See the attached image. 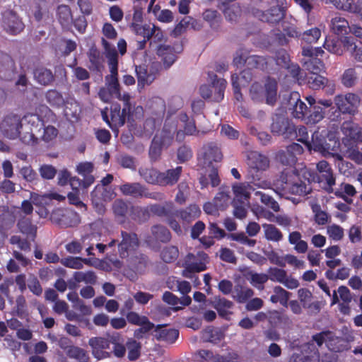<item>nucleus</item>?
I'll use <instances>...</instances> for the list:
<instances>
[{
  "mask_svg": "<svg viewBox=\"0 0 362 362\" xmlns=\"http://www.w3.org/2000/svg\"><path fill=\"white\" fill-rule=\"evenodd\" d=\"M130 97L128 94H124L123 100L124 102V107L121 110V106L118 103H113L110 106V117L108 115V109L105 107L101 111V115L103 120L108 124L112 130L118 135V128L125 123L127 115L129 113L131 105L129 103Z\"/></svg>",
  "mask_w": 362,
  "mask_h": 362,
  "instance_id": "nucleus-1",
  "label": "nucleus"
},
{
  "mask_svg": "<svg viewBox=\"0 0 362 362\" xmlns=\"http://www.w3.org/2000/svg\"><path fill=\"white\" fill-rule=\"evenodd\" d=\"M310 107L300 98L296 101V119H300L306 124H315L322 120L327 112H321L320 105H316V100L312 96L305 97Z\"/></svg>",
  "mask_w": 362,
  "mask_h": 362,
  "instance_id": "nucleus-2",
  "label": "nucleus"
},
{
  "mask_svg": "<svg viewBox=\"0 0 362 362\" xmlns=\"http://www.w3.org/2000/svg\"><path fill=\"white\" fill-rule=\"evenodd\" d=\"M334 102L337 108L329 116V119L333 121L337 119L341 114L354 115L358 112L361 99L358 95L349 93L345 95H338L335 96Z\"/></svg>",
  "mask_w": 362,
  "mask_h": 362,
  "instance_id": "nucleus-3",
  "label": "nucleus"
},
{
  "mask_svg": "<svg viewBox=\"0 0 362 362\" xmlns=\"http://www.w3.org/2000/svg\"><path fill=\"white\" fill-rule=\"evenodd\" d=\"M251 98L255 102H262L264 100V95L266 98V103L269 105H274L277 98V82L274 78L268 77L263 87L258 82L252 84L250 88Z\"/></svg>",
  "mask_w": 362,
  "mask_h": 362,
  "instance_id": "nucleus-4",
  "label": "nucleus"
},
{
  "mask_svg": "<svg viewBox=\"0 0 362 362\" xmlns=\"http://www.w3.org/2000/svg\"><path fill=\"white\" fill-rule=\"evenodd\" d=\"M276 158L286 168L280 176L282 184L294 185L292 176L294 175V143L288 145L285 150H281Z\"/></svg>",
  "mask_w": 362,
  "mask_h": 362,
  "instance_id": "nucleus-5",
  "label": "nucleus"
},
{
  "mask_svg": "<svg viewBox=\"0 0 362 362\" xmlns=\"http://www.w3.org/2000/svg\"><path fill=\"white\" fill-rule=\"evenodd\" d=\"M150 214H152L159 217L165 216L166 218L165 222L169 227L177 235H182V229L180 223L173 219V207L174 204L172 202H166L164 205L158 204H150L148 206Z\"/></svg>",
  "mask_w": 362,
  "mask_h": 362,
  "instance_id": "nucleus-6",
  "label": "nucleus"
},
{
  "mask_svg": "<svg viewBox=\"0 0 362 362\" xmlns=\"http://www.w3.org/2000/svg\"><path fill=\"white\" fill-rule=\"evenodd\" d=\"M276 3V6H272L269 10L262 11L259 9H252V13L261 21L267 22L271 24H276L284 18L286 13L284 4L286 0H274Z\"/></svg>",
  "mask_w": 362,
  "mask_h": 362,
  "instance_id": "nucleus-7",
  "label": "nucleus"
},
{
  "mask_svg": "<svg viewBox=\"0 0 362 362\" xmlns=\"http://www.w3.org/2000/svg\"><path fill=\"white\" fill-rule=\"evenodd\" d=\"M50 220L61 228H70L76 226L81 220L79 215L69 209L57 208L52 211Z\"/></svg>",
  "mask_w": 362,
  "mask_h": 362,
  "instance_id": "nucleus-8",
  "label": "nucleus"
},
{
  "mask_svg": "<svg viewBox=\"0 0 362 362\" xmlns=\"http://www.w3.org/2000/svg\"><path fill=\"white\" fill-rule=\"evenodd\" d=\"M222 158L220 148L213 143L204 145L197 154L198 165L202 168L210 167L213 162H220Z\"/></svg>",
  "mask_w": 362,
  "mask_h": 362,
  "instance_id": "nucleus-9",
  "label": "nucleus"
},
{
  "mask_svg": "<svg viewBox=\"0 0 362 362\" xmlns=\"http://www.w3.org/2000/svg\"><path fill=\"white\" fill-rule=\"evenodd\" d=\"M77 173L83 177L80 179L76 176L71 180V187L74 189L88 188L95 182V177L92 175L93 165L90 162L80 163L76 167Z\"/></svg>",
  "mask_w": 362,
  "mask_h": 362,
  "instance_id": "nucleus-10",
  "label": "nucleus"
},
{
  "mask_svg": "<svg viewBox=\"0 0 362 362\" xmlns=\"http://www.w3.org/2000/svg\"><path fill=\"white\" fill-rule=\"evenodd\" d=\"M173 219L181 221L182 231L187 230L189 224L198 218L201 214L200 208L197 204H192L183 209H175L173 211Z\"/></svg>",
  "mask_w": 362,
  "mask_h": 362,
  "instance_id": "nucleus-11",
  "label": "nucleus"
},
{
  "mask_svg": "<svg viewBox=\"0 0 362 362\" xmlns=\"http://www.w3.org/2000/svg\"><path fill=\"white\" fill-rule=\"evenodd\" d=\"M111 339L103 337H93L88 340V345L91 348V354L97 360H103L111 357Z\"/></svg>",
  "mask_w": 362,
  "mask_h": 362,
  "instance_id": "nucleus-12",
  "label": "nucleus"
},
{
  "mask_svg": "<svg viewBox=\"0 0 362 362\" xmlns=\"http://www.w3.org/2000/svg\"><path fill=\"white\" fill-rule=\"evenodd\" d=\"M122 240L118 243V252L121 258H127L139 245V240L135 233L121 231Z\"/></svg>",
  "mask_w": 362,
  "mask_h": 362,
  "instance_id": "nucleus-13",
  "label": "nucleus"
},
{
  "mask_svg": "<svg viewBox=\"0 0 362 362\" xmlns=\"http://www.w3.org/2000/svg\"><path fill=\"white\" fill-rule=\"evenodd\" d=\"M23 124L21 116L10 113L0 123V130L4 136H21Z\"/></svg>",
  "mask_w": 362,
  "mask_h": 362,
  "instance_id": "nucleus-14",
  "label": "nucleus"
},
{
  "mask_svg": "<svg viewBox=\"0 0 362 362\" xmlns=\"http://www.w3.org/2000/svg\"><path fill=\"white\" fill-rule=\"evenodd\" d=\"M313 340L319 347L325 343L327 347L334 352H339L343 350L342 339L329 331L322 332L313 335Z\"/></svg>",
  "mask_w": 362,
  "mask_h": 362,
  "instance_id": "nucleus-15",
  "label": "nucleus"
},
{
  "mask_svg": "<svg viewBox=\"0 0 362 362\" xmlns=\"http://www.w3.org/2000/svg\"><path fill=\"white\" fill-rule=\"evenodd\" d=\"M303 72L300 66L296 64V82H298V84L306 83L310 88L319 90L322 88L323 85L327 83V78L317 73L309 74L305 78H303Z\"/></svg>",
  "mask_w": 362,
  "mask_h": 362,
  "instance_id": "nucleus-16",
  "label": "nucleus"
},
{
  "mask_svg": "<svg viewBox=\"0 0 362 362\" xmlns=\"http://www.w3.org/2000/svg\"><path fill=\"white\" fill-rule=\"evenodd\" d=\"M302 56L303 57L300 61L302 66L309 71L310 74H317L324 68L322 61L313 55L312 47H303Z\"/></svg>",
  "mask_w": 362,
  "mask_h": 362,
  "instance_id": "nucleus-17",
  "label": "nucleus"
},
{
  "mask_svg": "<svg viewBox=\"0 0 362 362\" xmlns=\"http://www.w3.org/2000/svg\"><path fill=\"white\" fill-rule=\"evenodd\" d=\"M296 176H298L300 183L296 182V194L306 195L311 191L310 182L315 179L313 173L306 167L297 169L296 168Z\"/></svg>",
  "mask_w": 362,
  "mask_h": 362,
  "instance_id": "nucleus-18",
  "label": "nucleus"
},
{
  "mask_svg": "<svg viewBox=\"0 0 362 362\" xmlns=\"http://www.w3.org/2000/svg\"><path fill=\"white\" fill-rule=\"evenodd\" d=\"M3 23L7 33L11 35H17L24 29V24L12 11H8L4 13Z\"/></svg>",
  "mask_w": 362,
  "mask_h": 362,
  "instance_id": "nucleus-19",
  "label": "nucleus"
},
{
  "mask_svg": "<svg viewBox=\"0 0 362 362\" xmlns=\"http://www.w3.org/2000/svg\"><path fill=\"white\" fill-rule=\"evenodd\" d=\"M301 354L296 352V362L297 358L301 362H319L320 354L314 342H308L300 347Z\"/></svg>",
  "mask_w": 362,
  "mask_h": 362,
  "instance_id": "nucleus-20",
  "label": "nucleus"
},
{
  "mask_svg": "<svg viewBox=\"0 0 362 362\" xmlns=\"http://www.w3.org/2000/svg\"><path fill=\"white\" fill-rule=\"evenodd\" d=\"M19 231L26 235L31 241H35L37 237V227L33 224L32 219L26 216H20L17 221Z\"/></svg>",
  "mask_w": 362,
  "mask_h": 362,
  "instance_id": "nucleus-21",
  "label": "nucleus"
},
{
  "mask_svg": "<svg viewBox=\"0 0 362 362\" xmlns=\"http://www.w3.org/2000/svg\"><path fill=\"white\" fill-rule=\"evenodd\" d=\"M33 77L38 84L43 86H50L55 81V76L52 71L42 66L34 69Z\"/></svg>",
  "mask_w": 362,
  "mask_h": 362,
  "instance_id": "nucleus-22",
  "label": "nucleus"
},
{
  "mask_svg": "<svg viewBox=\"0 0 362 362\" xmlns=\"http://www.w3.org/2000/svg\"><path fill=\"white\" fill-rule=\"evenodd\" d=\"M208 75L214 87L212 101L219 103L224 98L227 81L224 78H218L213 72H209Z\"/></svg>",
  "mask_w": 362,
  "mask_h": 362,
  "instance_id": "nucleus-23",
  "label": "nucleus"
},
{
  "mask_svg": "<svg viewBox=\"0 0 362 362\" xmlns=\"http://www.w3.org/2000/svg\"><path fill=\"white\" fill-rule=\"evenodd\" d=\"M212 305L217 310L220 317L226 320L230 319V315L232 314V312L229 310L233 306L232 301L223 297H221L220 296H214Z\"/></svg>",
  "mask_w": 362,
  "mask_h": 362,
  "instance_id": "nucleus-24",
  "label": "nucleus"
},
{
  "mask_svg": "<svg viewBox=\"0 0 362 362\" xmlns=\"http://www.w3.org/2000/svg\"><path fill=\"white\" fill-rule=\"evenodd\" d=\"M267 275L272 281L282 283L288 288H294V280L288 281L287 273L282 269L270 267L267 270Z\"/></svg>",
  "mask_w": 362,
  "mask_h": 362,
  "instance_id": "nucleus-25",
  "label": "nucleus"
},
{
  "mask_svg": "<svg viewBox=\"0 0 362 362\" xmlns=\"http://www.w3.org/2000/svg\"><path fill=\"white\" fill-rule=\"evenodd\" d=\"M247 160L249 166L257 170H265L269 165L268 158L256 151L251 152L248 155Z\"/></svg>",
  "mask_w": 362,
  "mask_h": 362,
  "instance_id": "nucleus-26",
  "label": "nucleus"
},
{
  "mask_svg": "<svg viewBox=\"0 0 362 362\" xmlns=\"http://www.w3.org/2000/svg\"><path fill=\"white\" fill-rule=\"evenodd\" d=\"M182 173V167L177 166L175 168L168 169L161 172V186H173L179 180Z\"/></svg>",
  "mask_w": 362,
  "mask_h": 362,
  "instance_id": "nucleus-27",
  "label": "nucleus"
},
{
  "mask_svg": "<svg viewBox=\"0 0 362 362\" xmlns=\"http://www.w3.org/2000/svg\"><path fill=\"white\" fill-rule=\"evenodd\" d=\"M254 295L252 288L247 286L236 284L233 288L232 297L239 303H245L250 299Z\"/></svg>",
  "mask_w": 362,
  "mask_h": 362,
  "instance_id": "nucleus-28",
  "label": "nucleus"
},
{
  "mask_svg": "<svg viewBox=\"0 0 362 362\" xmlns=\"http://www.w3.org/2000/svg\"><path fill=\"white\" fill-rule=\"evenodd\" d=\"M157 54L161 58L163 65L166 69L169 68L177 59L175 49L168 45L158 46Z\"/></svg>",
  "mask_w": 362,
  "mask_h": 362,
  "instance_id": "nucleus-29",
  "label": "nucleus"
},
{
  "mask_svg": "<svg viewBox=\"0 0 362 362\" xmlns=\"http://www.w3.org/2000/svg\"><path fill=\"white\" fill-rule=\"evenodd\" d=\"M156 331L158 332L156 335L158 340H162L169 344H173L179 337V331L175 328H166L164 325H158Z\"/></svg>",
  "mask_w": 362,
  "mask_h": 362,
  "instance_id": "nucleus-30",
  "label": "nucleus"
},
{
  "mask_svg": "<svg viewBox=\"0 0 362 362\" xmlns=\"http://www.w3.org/2000/svg\"><path fill=\"white\" fill-rule=\"evenodd\" d=\"M266 255L270 263L281 267H284L287 263L291 265L294 264V255H281L278 252L271 250L267 252Z\"/></svg>",
  "mask_w": 362,
  "mask_h": 362,
  "instance_id": "nucleus-31",
  "label": "nucleus"
},
{
  "mask_svg": "<svg viewBox=\"0 0 362 362\" xmlns=\"http://www.w3.org/2000/svg\"><path fill=\"white\" fill-rule=\"evenodd\" d=\"M179 119L182 123L183 129L178 130L176 136H193L197 132L194 120L189 119L185 112L180 114Z\"/></svg>",
  "mask_w": 362,
  "mask_h": 362,
  "instance_id": "nucleus-32",
  "label": "nucleus"
},
{
  "mask_svg": "<svg viewBox=\"0 0 362 362\" xmlns=\"http://www.w3.org/2000/svg\"><path fill=\"white\" fill-rule=\"evenodd\" d=\"M87 56L90 62L88 69L91 71L100 72L103 68V59L100 51L96 47H92L88 49Z\"/></svg>",
  "mask_w": 362,
  "mask_h": 362,
  "instance_id": "nucleus-33",
  "label": "nucleus"
},
{
  "mask_svg": "<svg viewBox=\"0 0 362 362\" xmlns=\"http://www.w3.org/2000/svg\"><path fill=\"white\" fill-rule=\"evenodd\" d=\"M57 16L58 21L63 28H69L73 21V16L71 8L64 4L57 7Z\"/></svg>",
  "mask_w": 362,
  "mask_h": 362,
  "instance_id": "nucleus-34",
  "label": "nucleus"
},
{
  "mask_svg": "<svg viewBox=\"0 0 362 362\" xmlns=\"http://www.w3.org/2000/svg\"><path fill=\"white\" fill-rule=\"evenodd\" d=\"M145 187L139 182L125 183L119 187L122 193L134 198L143 197Z\"/></svg>",
  "mask_w": 362,
  "mask_h": 362,
  "instance_id": "nucleus-35",
  "label": "nucleus"
},
{
  "mask_svg": "<svg viewBox=\"0 0 362 362\" xmlns=\"http://www.w3.org/2000/svg\"><path fill=\"white\" fill-rule=\"evenodd\" d=\"M332 4L337 8L354 13L362 14V8L354 3V0H326V3Z\"/></svg>",
  "mask_w": 362,
  "mask_h": 362,
  "instance_id": "nucleus-36",
  "label": "nucleus"
},
{
  "mask_svg": "<svg viewBox=\"0 0 362 362\" xmlns=\"http://www.w3.org/2000/svg\"><path fill=\"white\" fill-rule=\"evenodd\" d=\"M151 234L156 241L168 243L171 240L170 230L164 226L157 224L151 227Z\"/></svg>",
  "mask_w": 362,
  "mask_h": 362,
  "instance_id": "nucleus-37",
  "label": "nucleus"
},
{
  "mask_svg": "<svg viewBox=\"0 0 362 362\" xmlns=\"http://www.w3.org/2000/svg\"><path fill=\"white\" fill-rule=\"evenodd\" d=\"M214 202L217 203L221 211L226 209L230 202V189L228 187H221L218 192L214 198Z\"/></svg>",
  "mask_w": 362,
  "mask_h": 362,
  "instance_id": "nucleus-38",
  "label": "nucleus"
},
{
  "mask_svg": "<svg viewBox=\"0 0 362 362\" xmlns=\"http://www.w3.org/2000/svg\"><path fill=\"white\" fill-rule=\"evenodd\" d=\"M145 181L151 185L161 186V172L155 168H146L139 171Z\"/></svg>",
  "mask_w": 362,
  "mask_h": 362,
  "instance_id": "nucleus-39",
  "label": "nucleus"
},
{
  "mask_svg": "<svg viewBox=\"0 0 362 362\" xmlns=\"http://www.w3.org/2000/svg\"><path fill=\"white\" fill-rule=\"evenodd\" d=\"M332 30L334 34L344 35L351 30L348 21L341 17H334L331 21Z\"/></svg>",
  "mask_w": 362,
  "mask_h": 362,
  "instance_id": "nucleus-40",
  "label": "nucleus"
},
{
  "mask_svg": "<svg viewBox=\"0 0 362 362\" xmlns=\"http://www.w3.org/2000/svg\"><path fill=\"white\" fill-rule=\"evenodd\" d=\"M173 139V137H153L151 141V144L149 148V156L153 161L156 160L160 156L164 139Z\"/></svg>",
  "mask_w": 362,
  "mask_h": 362,
  "instance_id": "nucleus-41",
  "label": "nucleus"
},
{
  "mask_svg": "<svg viewBox=\"0 0 362 362\" xmlns=\"http://www.w3.org/2000/svg\"><path fill=\"white\" fill-rule=\"evenodd\" d=\"M67 356L70 358H74L78 362H88L89 356L86 351L76 346H69L66 351Z\"/></svg>",
  "mask_w": 362,
  "mask_h": 362,
  "instance_id": "nucleus-42",
  "label": "nucleus"
},
{
  "mask_svg": "<svg viewBox=\"0 0 362 362\" xmlns=\"http://www.w3.org/2000/svg\"><path fill=\"white\" fill-rule=\"evenodd\" d=\"M60 263L68 268L80 269L83 268V264H88L90 259L86 258H82L80 257H72L69 256L61 259Z\"/></svg>",
  "mask_w": 362,
  "mask_h": 362,
  "instance_id": "nucleus-43",
  "label": "nucleus"
},
{
  "mask_svg": "<svg viewBox=\"0 0 362 362\" xmlns=\"http://www.w3.org/2000/svg\"><path fill=\"white\" fill-rule=\"evenodd\" d=\"M130 216L133 220L140 223L146 222L151 217L148 206H132Z\"/></svg>",
  "mask_w": 362,
  "mask_h": 362,
  "instance_id": "nucleus-44",
  "label": "nucleus"
},
{
  "mask_svg": "<svg viewBox=\"0 0 362 362\" xmlns=\"http://www.w3.org/2000/svg\"><path fill=\"white\" fill-rule=\"evenodd\" d=\"M33 202L35 205L47 204L49 201L55 199L57 201H62L65 199V197L58 193H49L40 195L37 194H31Z\"/></svg>",
  "mask_w": 362,
  "mask_h": 362,
  "instance_id": "nucleus-45",
  "label": "nucleus"
},
{
  "mask_svg": "<svg viewBox=\"0 0 362 362\" xmlns=\"http://www.w3.org/2000/svg\"><path fill=\"white\" fill-rule=\"evenodd\" d=\"M341 131L344 136H362V128L353 120L344 122Z\"/></svg>",
  "mask_w": 362,
  "mask_h": 362,
  "instance_id": "nucleus-46",
  "label": "nucleus"
},
{
  "mask_svg": "<svg viewBox=\"0 0 362 362\" xmlns=\"http://www.w3.org/2000/svg\"><path fill=\"white\" fill-rule=\"evenodd\" d=\"M341 83L346 88L354 87L358 81V75L354 68L346 69L341 76Z\"/></svg>",
  "mask_w": 362,
  "mask_h": 362,
  "instance_id": "nucleus-47",
  "label": "nucleus"
},
{
  "mask_svg": "<svg viewBox=\"0 0 362 362\" xmlns=\"http://www.w3.org/2000/svg\"><path fill=\"white\" fill-rule=\"evenodd\" d=\"M233 206V215L239 219H243L247 216L249 201H240L238 199H233L232 202Z\"/></svg>",
  "mask_w": 362,
  "mask_h": 362,
  "instance_id": "nucleus-48",
  "label": "nucleus"
},
{
  "mask_svg": "<svg viewBox=\"0 0 362 362\" xmlns=\"http://www.w3.org/2000/svg\"><path fill=\"white\" fill-rule=\"evenodd\" d=\"M321 35V31L317 28H311L303 33L296 30V37H301V40L308 44L317 42Z\"/></svg>",
  "mask_w": 362,
  "mask_h": 362,
  "instance_id": "nucleus-49",
  "label": "nucleus"
},
{
  "mask_svg": "<svg viewBox=\"0 0 362 362\" xmlns=\"http://www.w3.org/2000/svg\"><path fill=\"white\" fill-rule=\"evenodd\" d=\"M310 206L315 215V221L318 225H325L330 221L331 216L322 211L317 203L312 202Z\"/></svg>",
  "mask_w": 362,
  "mask_h": 362,
  "instance_id": "nucleus-50",
  "label": "nucleus"
},
{
  "mask_svg": "<svg viewBox=\"0 0 362 362\" xmlns=\"http://www.w3.org/2000/svg\"><path fill=\"white\" fill-rule=\"evenodd\" d=\"M132 27L137 35L143 37L146 40H149L156 32V26L154 25H153V28H151L149 25L146 24L142 25L132 23Z\"/></svg>",
  "mask_w": 362,
  "mask_h": 362,
  "instance_id": "nucleus-51",
  "label": "nucleus"
},
{
  "mask_svg": "<svg viewBox=\"0 0 362 362\" xmlns=\"http://www.w3.org/2000/svg\"><path fill=\"white\" fill-rule=\"evenodd\" d=\"M323 47L329 52L337 55H341L344 52L341 47V41H339V39L335 37H326Z\"/></svg>",
  "mask_w": 362,
  "mask_h": 362,
  "instance_id": "nucleus-52",
  "label": "nucleus"
},
{
  "mask_svg": "<svg viewBox=\"0 0 362 362\" xmlns=\"http://www.w3.org/2000/svg\"><path fill=\"white\" fill-rule=\"evenodd\" d=\"M45 98L47 103L53 107H59L64 103L62 93L55 89L47 90L45 94Z\"/></svg>",
  "mask_w": 362,
  "mask_h": 362,
  "instance_id": "nucleus-53",
  "label": "nucleus"
},
{
  "mask_svg": "<svg viewBox=\"0 0 362 362\" xmlns=\"http://www.w3.org/2000/svg\"><path fill=\"white\" fill-rule=\"evenodd\" d=\"M319 182L324 183V188L328 192H333V186L335 185V178L332 170L320 173Z\"/></svg>",
  "mask_w": 362,
  "mask_h": 362,
  "instance_id": "nucleus-54",
  "label": "nucleus"
},
{
  "mask_svg": "<svg viewBox=\"0 0 362 362\" xmlns=\"http://www.w3.org/2000/svg\"><path fill=\"white\" fill-rule=\"evenodd\" d=\"M74 280L78 282H85L89 284H95L97 281V276L93 271L83 272H76L74 274Z\"/></svg>",
  "mask_w": 362,
  "mask_h": 362,
  "instance_id": "nucleus-55",
  "label": "nucleus"
},
{
  "mask_svg": "<svg viewBox=\"0 0 362 362\" xmlns=\"http://www.w3.org/2000/svg\"><path fill=\"white\" fill-rule=\"evenodd\" d=\"M178 256V248L173 245L165 247L160 252L161 259L166 263L175 262L177 259Z\"/></svg>",
  "mask_w": 362,
  "mask_h": 362,
  "instance_id": "nucleus-56",
  "label": "nucleus"
},
{
  "mask_svg": "<svg viewBox=\"0 0 362 362\" xmlns=\"http://www.w3.org/2000/svg\"><path fill=\"white\" fill-rule=\"evenodd\" d=\"M274 294L270 297L272 303H280L282 305L286 306L288 300V292L281 286H275L274 288Z\"/></svg>",
  "mask_w": 362,
  "mask_h": 362,
  "instance_id": "nucleus-57",
  "label": "nucleus"
},
{
  "mask_svg": "<svg viewBox=\"0 0 362 362\" xmlns=\"http://www.w3.org/2000/svg\"><path fill=\"white\" fill-rule=\"evenodd\" d=\"M263 227L265 238L268 240L279 242L282 239L283 235L281 232L275 226L272 224H264Z\"/></svg>",
  "mask_w": 362,
  "mask_h": 362,
  "instance_id": "nucleus-58",
  "label": "nucleus"
},
{
  "mask_svg": "<svg viewBox=\"0 0 362 362\" xmlns=\"http://www.w3.org/2000/svg\"><path fill=\"white\" fill-rule=\"evenodd\" d=\"M227 238L250 247H254L256 244L255 240L249 238L243 232L229 233L227 235Z\"/></svg>",
  "mask_w": 362,
  "mask_h": 362,
  "instance_id": "nucleus-59",
  "label": "nucleus"
},
{
  "mask_svg": "<svg viewBox=\"0 0 362 362\" xmlns=\"http://www.w3.org/2000/svg\"><path fill=\"white\" fill-rule=\"evenodd\" d=\"M247 66L252 69L264 70L267 67V62L264 57L252 55L247 57Z\"/></svg>",
  "mask_w": 362,
  "mask_h": 362,
  "instance_id": "nucleus-60",
  "label": "nucleus"
},
{
  "mask_svg": "<svg viewBox=\"0 0 362 362\" xmlns=\"http://www.w3.org/2000/svg\"><path fill=\"white\" fill-rule=\"evenodd\" d=\"M194 19L190 16H185L180 22L177 24L173 30L171 35L173 37H178L185 32L186 29L190 25H193Z\"/></svg>",
  "mask_w": 362,
  "mask_h": 362,
  "instance_id": "nucleus-61",
  "label": "nucleus"
},
{
  "mask_svg": "<svg viewBox=\"0 0 362 362\" xmlns=\"http://www.w3.org/2000/svg\"><path fill=\"white\" fill-rule=\"evenodd\" d=\"M105 81V87L115 93V97L120 98V86L118 81V78L113 76H106Z\"/></svg>",
  "mask_w": 362,
  "mask_h": 362,
  "instance_id": "nucleus-62",
  "label": "nucleus"
},
{
  "mask_svg": "<svg viewBox=\"0 0 362 362\" xmlns=\"http://www.w3.org/2000/svg\"><path fill=\"white\" fill-rule=\"evenodd\" d=\"M327 234L334 241L341 240L344 235V229L339 225L332 224L327 227Z\"/></svg>",
  "mask_w": 362,
  "mask_h": 362,
  "instance_id": "nucleus-63",
  "label": "nucleus"
},
{
  "mask_svg": "<svg viewBox=\"0 0 362 362\" xmlns=\"http://www.w3.org/2000/svg\"><path fill=\"white\" fill-rule=\"evenodd\" d=\"M128 351V359L134 361L137 360L140 356L141 345L136 340L132 339L127 344Z\"/></svg>",
  "mask_w": 362,
  "mask_h": 362,
  "instance_id": "nucleus-64",
  "label": "nucleus"
}]
</instances>
